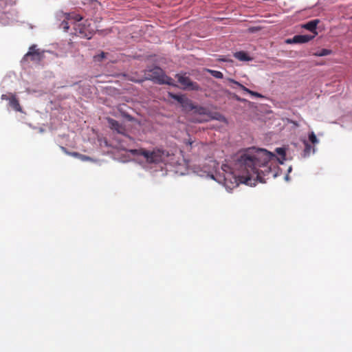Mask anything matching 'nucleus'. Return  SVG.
I'll list each match as a JSON object with an SVG mask.
<instances>
[{"label":"nucleus","instance_id":"4be33fe9","mask_svg":"<svg viewBox=\"0 0 352 352\" xmlns=\"http://www.w3.org/2000/svg\"><path fill=\"white\" fill-rule=\"evenodd\" d=\"M311 151H315V148L312 147L309 143L305 142V155H309Z\"/></svg>","mask_w":352,"mask_h":352},{"label":"nucleus","instance_id":"1a4fd4ad","mask_svg":"<svg viewBox=\"0 0 352 352\" xmlns=\"http://www.w3.org/2000/svg\"><path fill=\"white\" fill-rule=\"evenodd\" d=\"M107 122L109 125V127L112 130H114L120 134H124L125 133L126 129L124 126L122 124L119 123L117 120L113 118H108Z\"/></svg>","mask_w":352,"mask_h":352},{"label":"nucleus","instance_id":"5701e85b","mask_svg":"<svg viewBox=\"0 0 352 352\" xmlns=\"http://www.w3.org/2000/svg\"><path fill=\"white\" fill-rule=\"evenodd\" d=\"M106 54L102 52L100 54L94 56V58L96 61H102V59L105 57Z\"/></svg>","mask_w":352,"mask_h":352},{"label":"nucleus","instance_id":"412c9836","mask_svg":"<svg viewBox=\"0 0 352 352\" xmlns=\"http://www.w3.org/2000/svg\"><path fill=\"white\" fill-rule=\"evenodd\" d=\"M63 20L61 22L60 26L61 28H63L65 32H67L68 30L69 29V20L65 19V17H63Z\"/></svg>","mask_w":352,"mask_h":352},{"label":"nucleus","instance_id":"4468645a","mask_svg":"<svg viewBox=\"0 0 352 352\" xmlns=\"http://www.w3.org/2000/svg\"><path fill=\"white\" fill-rule=\"evenodd\" d=\"M229 80L231 82H232V83L236 85L237 86H239L242 90H243L244 91L251 94L252 96H256L258 98H263V97L261 94L257 93V92H254L253 91L250 90L249 89H248L247 87H245V86H243V85H241V83H239V82H237V81H236V80H234L233 79H229Z\"/></svg>","mask_w":352,"mask_h":352},{"label":"nucleus","instance_id":"f8f14e48","mask_svg":"<svg viewBox=\"0 0 352 352\" xmlns=\"http://www.w3.org/2000/svg\"><path fill=\"white\" fill-rule=\"evenodd\" d=\"M59 17H65V19L69 20V21H74L75 24L77 22H80L82 19V16H81L80 14L75 13V12H71V13H66L63 12H60L58 14Z\"/></svg>","mask_w":352,"mask_h":352},{"label":"nucleus","instance_id":"a211bd4d","mask_svg":"<svg viewBox=\"0 0 352 352\" xmlns=\"http://www.w3.org/2000/svg\"><path fill=\"white\" fill-rule=\"evenodd\" d=\"M206 71L208 73H210L213 77H214L216 78L221 79L223 77V73L219 71L212 70V69H206Z\"/></svg>","mask_w":352,"mask_h":352},{"label":"nucleus","instance_id":"6e6552de","mask_svg":"<svg viewBox=\"0 0 352 352\" xmlns=\"http://www.w3.org/2000/svg\"><path fill=\"white\" fill-rule=\"evenodd\" d=\"M74 34L81 38L90 39L92 37V32L82 23H76L74 25Z\"/></svg>","mask_w":352,"mask_h":352},{"label":"nucleus","instance_id":"bb28decb","mask_svg":"<svg viewBox=\"0 0 352 352\" xmlns=\"http://www.w3.org/2000/svg\"><path fill=\"white\" fill-rule=\"evenodd\" d=\"M193 144H194V142L190 140H188V142H186V144L189 145L190 146V148L192 147Z\"/></svg>","mask_w":352,"mask_h":352},{"label":"nucleus","instance_id":"ddd939ff","mask_svg":"<svg viewBox=\"0 0 352 352\" xmlns=\"http://www.w3.org/2000/svg\"><path fill=\"white\" fill-rule=\"evenodd\" d=\"M319 23V19L311 20L302 25V28L310 31L311 32H313L314 34V36H315L316 35L318 34V32H316V28Z\"/></svg>","mask_w":352,"mask_h":352},{"label":"nucleus","instance_id":"393cba45","mask_svg":"<svg viewBox=\"0 0 352 352\" xmlns=\"http://www.w3.org/2000/svg\"><path fill=\"white\" fill-rule=\"evenodd\" d=\"M80 154V153H79L78 152H70L69 155L79 158Z\"/></svg>","mask_w":352,"mask_h":352},{"label":"nucleus","instance_id":"7ed1b4c3","mask_svg":"<svg viewBox=\"0 0 352 352\" xmlns=\"http://www.w3.org/2000/svg\"><path fill=\"white\" fill-rule=\"evenodd\" d=\"M145 76L148 80L160 85H175L174 80L166 76L164 72L159 67H154L145 71Z\"/></svg>","mask_w":352,"mask_h":352},{"label":"nucleus","instance_id":"a878e982","mask_svg":"<svg viewBox=\"0 0 352 352\" xmlns=\"http://www.w3.org/2000/svg\"><path fill=\"white\" fill-rule=\"evenodd\" d=\"M60 148H61V150H62L65 153H66V154H67V155H69V153H70V152H69V151H68L66 149V148H65L64 146H60Z\"/></svg>","mask_w":352,"mask_h":352},{"label":"nucleus","instance_id":"f03ea898","mask_svg":"<svg viewBox=\"0 0 352 352\" xmlns=\"http://www.w3.org/2000/svg\"><path fill=\"white\" fill-rule=\"evenodd\" d=\"M130 153L133 155L143 156L147 163L155 164L164 162L169 155L168 151L159 148H155L152 151L144 148L131 149Z\"/></svg>","mask_w":352,"mask_h":352},{"label":"nucleus","instance_id":"6ab92c4d","mask_svg":"<svg viewBox=\"0 0 352 352\" xmlns=\"http://www.w3.org/2000/svg\"><path fill=\"white\" fill-rule=\"evenodd\" d=\"M170 96L172 98L177 100L178 102H179L181 104H183L184 101L186 98H185L184 96L182 95H177L174 94H170Z\"/></svg>","mask_w":352,"mask_h":352},{"label":"nucleus","instance_id":"2eb2a0df","mask_svg":"<svg viewBox=\"0 0 352 352\" xmlns=\"http://www.w3.org/2000/svg\"><path fill=\"white\" fill-rule=\"evenodd\" d=\"M234 56L241 61H248L252 60V58L248 56V54L243 51H240L234 53Z\"/></svg>","mask_w":352,"mask_h":352},{"label":"nucleus","instance_id":"0eeeda50","mask_svg":"<svg viewBox=\"0 0 352 352\" xmlns=\"http://www.w3.org/2000/svg\"><path fill=\"white\" fill-rule=\"evenodd\" d=\"M193 111H194V113H195V114L208 117V118H200V119H195L194 121L197 122H208V120H210V118L217 119V120L219 119L217 117H212L210 111H209V109L208 108H206L205 107L195 105Z\"/></svg>","mask_w":352,"mask_h":352},{"label":"nucleus","instance_id":"b1692460","mask_svg":"<svg viewBox=\"0 0 352 352\" xmlns=\"http://www.w3.org/2000/svg\"><path fill=\"white\" fill-rule=\"evenodd\" d=\"M79 159L81 160L82 161H88L91 160L89 157L82 154H80Z\"/></svg>","mask_w":352,"mask_h":352},{"label":"nucleus","instance_id":"f3484780","mask_svg":"<svg viewBox=\"0 0 352 352\" xmlns=\"http://www.w3.org/2000/svg\"><path fill=\"white\" fill-rule=\"evenodd\" d=\"M331 51L327 49H321L314 54L316 56H324L331 54Z\"/></svg>","mask_w":352,"mask_h":352},{"label":"nucleus","instance_id":"cd10ccee","mask_svg":"<svg viewBox=\"0 0 352 352\" xmlns=\"http://www.w3.org/2000/svg\"><path fill=\"white\" fill-rule=\"evenodd\" d=\"M123 116H124L125 118H126L129 120H132V117H131L130 115H129V114H125V113H124V114H123Z\"/></svg>","mask_w":352,"mask_h":352},{"label":"nucleus","instance_id":"aec40b11","mask_svg":"<svg viewBox=\"0 0 352 352\" xmlns=\"http://www.w3.org/2000/svg\"><path fill=\"white\" fill-rule=\"evenodd\" d=\"M309 140L313 144H316L319 142L316 134L314 133V132L311 131V133H309Z\"/></svg>","mask_w":352,"mask_h":352},{"label":"nucleus","instance_id":"9d476101","mask_svg":"<svg viewBox=\"0 0 352 352\" xmlns=\"http://www.w3.org/2000/svg\"><path fill=\"white\" fill-rule=\"evenodd\" d=\"M314 36L311 35H296L292 39L287 40L288 43H305L312 40Z\"/></svg>","mask_w":352,"mask_h":352},{"label":"nucleus","instance_id":"dca6fc26","mask_svg":"<svg viewBox=\"0 0 352 352\" xmlns=\"http://www.w3.org/2000/svg\"><path fill=\"white\" fill-rule=\"evenodd\" d=\"M182 106L187 111H194L195 107L193 102L188 98L185 99Z\"/></svg>","mask_w":352,"mask_h":352},{"label":"nucleus","instance_id":"9b49d317","mask_svg":"<svg viewBox=\"0 0 352 352\" xmlns=\"http://www.w3.org/2000/svg\"><path fill=\"white\" fill-rule=\"evenodd\" d=\"M276 152L281 157L282 161H280L279 159H278L276 156H275L276 157L275 159L272 160V161L270 162V164H272L271 168H270V172L269 173H266L265 175H263V173H261L262 179H263L264 182H265L264 177L267 176L268 175H270L271 173V172H272V166H274V162L276 160H278L280 164H283V161L285 160V151L284 148H277L276 149ZM272 154L274 155V153H272ZM274 155H276L274 154Z\"/></svg>","mask_w":352,"mask_h":352},{"label":"nucleus","instance_id":"39448f33","mask_svg":"<svg viewBox=\"0 0 352 352\" xmlns=\"http://www.w3.org/2000/svg\"><path fill=\"white\" fill-rule=\"evenodd\" d=\"M176 78L184 89L199 91L201 89L200 86L197 82H192L190 78L186 75L177 74Z\"/></svg>","mask_w":352,"mask_h":352},{"label":"nucleus","instance_id":"20e7f679","mask_svg":"<svg viewBox=\"0 0 352 352\" xmlns=\"http://www.w3.org/2000/svg\"><path fill=\"white\" fill-rule=\"evenodd\" d=\"M44 57V51L36 48V45H32L29 47L28 52L24 55L22 60L28 62L29 60L31 61L40 62Z\"/></svg>","mask_w":352,"mask_h":352},{"label":"nucleus","instance_id":"423d86ee","mask_svg":"<svg viewBox=\"0 0 352 352\" xmlns=\"http://www.w3.org/2000/svg\"><path fill=\"white\" fill-rule=\"evenodd\" d=\"M1 99L2 100H8L10 107L12 108L14 111L18 112L23 111L22 107H21L19 101L15 94L8 93L6 94H2L1 96Z\"/></svg>","mask_w":352,"mask_h":352},{"label":"nucleus","instance_id":"f257e3e1","mask_svg":"<svg viewBox=\"0 0 352 352\" xmlns=\"http://www.w3.org/2000/svg\"><path fill=\"white\" fill-rule=\"evenodd\" d=\"M276 157L266 149L248 148L235 161L234 168L223 164V184L227 188L232 189L239 183L249 184L251 179L264 182L261 173L270 172L272 160Z\"/></svg>","mask_w":352,"mask_h":352}]
</instances>
